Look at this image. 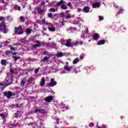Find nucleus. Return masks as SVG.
<instances>
[{
    "label": "nucleus",
    "instance_id": "f257e3e1",
    "mask_svg": "<svg viewBox=\"0 0 128 128\" xmlns=\"http://www.w3.org/2000/svg\"><path fill=\"white\" fill-rule=\"evenodd\" d=\"M4 96H6L7 98L10 100L12 98V92L8 91L4 92Z\"/></svg>",
    "mask_w": 128,
    "mask_h": 128
},
{
    "label": "nucleus",
    "instance_id": "f03ea898",
    "mask_svg": "<svg viewBox=\"0 0 128 128\" xmlns=\"http://www.w3.org/2000/svg\"><path fill=\"white\" fill-rule=\"evenodd\" d=\"M56 82L54 81V78H51L50 79V82L48 84V86H56Z\"/></svg>",
    "mask_w": 128,
    "mask_h": 128
},
{
    "label": "nucleus",
    "instance_id": "7ed1b4c3",
    "mask_svg": "<svg viewBox=\"0 0 128 128\" xmlns=\"http://www.w3.org/2000/svg\"><path fill=\"white\" fill-rule=\"evenodd\" d=\"M52 100H54V97L52 96H49L46 98L45 102H52Z\"/></svg>",
    "mask_w": 128,
    "mask_h": 128
},
{
    "label": "nucleus",
    "instance_id": "20e7f679",
    "mask_svg": "<svg viewBox=\"0 0 128 128\" xmlns=\"http://www.w3.org/2000/svg\"><path fill=\"white\" fill-rule=\"evenodd\" d=\"M70 42H72V39L66 40L65 46H68V48H70V46H71V48H73L74 46L72 45V44H70Z\"/></svg>",
    "mask_w": 128,
    "mask_h": 128
},
{
    "label": "nucleus",
    "instance_id": "39448f33",
    "mask_svg": "<svg viewBox=\"0 0 128 128\" xmlns=\"http://www.w3.org/2000/svg\"><path fill=\"white\" fill-rule=\"evenodd\" d=\"M6 26V22L4 21H2L0 23V32Z\"/></svg>",
    "mask_w": 128,
    "mask_h": 128
},
{
    "label": "nucleus",
    "instance_id": "423d86ee",
    "mask_svg": "<svg viewBox=\"0 0 128 128\" xmlns=\"http://www.w3.org/2000/svg\"><path fill=\"white\" fill-rule=\"evenodd\" d=\"M36 42L37 44H34L33 46V48H40V46H42V44H40V42L38 41V40H36Z\"/></svg>",
    "mask_w": 128,
    "mask_h": 128
},
{
    "label": "nucleus",
    "instance_id": "0eeeda50",
    "mask_svg": "<svg viewBox=\"0 0 128 128\" xmlns=\"http://www.w3.org/2000/svg\"><path fill=\"white\" fill-rule=\"evenodd\" d=\"M100 6V2H94L92 4V8H96Z\"/></svg>",
    "mask_w": 128,
    "mask_h": 128
},
{
    "label": "nucleus",
    "instance_id": "6e6552de",
    "mask_svg": "<svg viewBox=\"0 0 128 128\" xmlns=\"http://www.w3.org/2000/svg\"><path fill=\"white\" fill-rule=\"evenodd\" d=\"M92 37L94 40H98L100 38V34L95 33L93 34Z\"/></svg>",
    "mask_w": 128,
    "mask_h": 128
},
{
    "label": "nucleus",
    "instance_id": "1a4fd4ad",
    "mask_svg": "<svg viewBox=\"0 0 128 128\" xmlns=\"http://www.w3.org/2000/svg\"><path fill=\"white\" fill-rule=\"evenodd\" d=\"M22 30V26H19L18 27H15L14 28V32L15 34H18V30Z\"/></svg>",
    "mask_w": 128,
    "mask_h": 128
},
{
    "label": "nucleus",
    "instance_id": "9d476101",
    "mask_svg": "<svg viewBox=\"0 0 128 128\" xmlns=\"http://www.w3.org/2000/svg\"><path fill=\"white\" fill-rule=\"evenodd\" d=\"M106 44V40H101L98 41V42L97 43L98 46H100L102 44Z\"/></svg>",
    "mask_w": 128,
    "mask_h": 128
},
{
    "label": "nucleus",
    "instance_id": "9b49d317",
    "mask_svg": "<svg viewBox=\"0 0 128 128\" xmlns=\"http://www.w3.org/2000/svg\"><path fill=\"white\" fill-rule=\"evenodd\" d=\"M90 7L86 6H85L83 8V11L84 12H86V13H88V12H90Z\"/></svg>",
    "mask_w": 128,
    "mask_h": 128
},
{
    "label": "nucleus",
    "instance_id": "f8f14e48",
    "mask_svg": "<svg viewBox=\"0 0 128 128\" xmlns=\"http://www.w3.org/2000/svg\"><path fill=\"white\" fill-rule=\"evenodd\" d=\"M45 82H46V79L44 78V77H43L40 82V86H44Z\"/></svg>",
    "mask_w": 128,
    "mask_h": 128
},
{
    "label": "nucleus",
    "instance_id": "ddd939ff",
    "mask_svg": "<svg viewBox=\"0 0 128 128\" xmlns=\"http://www.w3.org/2000/svg\"><path fill=\"white\" fill-rule=\"evenodd\" d=\"M58 18H64V12H60V14H56Z\"/></svg>",
    "mask_w": 128,
    "mask_h": 128
},
{
    "label": "nucleus",
    "instance_id": "4468645a",
    "mask_svg": "<svg viewBox=\"0 0 128 128\" xmlns=\"http://www.w3.org/2000/svg\"><path fill=\"white\" fill-rule=\"evenodd\" d=\"M0 64L2 66H6V60L2 59L0 62Z\"/></svg>",
    "mask_w": 128,
    "mask_h": 128
},
{
    "label": "nucleus",
    "instance_id": "2eb2a0df",
    "mask_svg": "<svg viewBox=\"0 0 128 128\" xmlns=\"http://www.w3.org/2000/svg\"><path fill=\"white\" fill-rule=\"evenodd\" d=\"M64 1L63 0H61L60 2H58L56 5L57 6H62V4H64Z\"/></svg>",
    "mask_w": 128,
    "mask_h": 128
},
{
    "label": "nucleus",
    "instance_id": "dca6fc26",
    "mask_svg": "<svg viewBox=\"0 0 128 128\" xmlns=\"http://www.w3.org/2000/svg\"><path fill=\"white\" fill-rule=\"evenodd\" d=\"M1 32H2L3 34H6L7 32H8V28H6V26L4 27Z\"/></svg>",
    "mask_w": 128,
    "mask_h": 128
},
{
    "label": "nucleus",
    "instance_id": "f3484780",
    "mask_svg": "<svg viewBox=\"0 0 128 128\" xmlns=\"http://www.w3.org/2000/svg\"><path fill=\"white\" fill-rule=\"evenodd\" d=\"M32 29L27 28L26 30V32L27 34H32Z\"/></svg>",
    "mask_w": 128,
    "mask_h": 128
},
{
    "label": "nucleus",
    "instance_id": "a211bd4d",
    "mask_svg": "<svg viewBox=\"0 0 128 128\" xmlns=\"http://www.w3.org/2000/svg\"><path fill=\"white\" fill-rule=\"evenodd\" d=\"M44 10H42L41 8H38V13L39 14H42L44 12Z\"/></svg>",
    "mask_w": 128,
    "mask_h": 128
},
{
    "label": "nucleus",
    "instance_id": "6ab92c4d",
    "mask_svg": "<svg viewBox=\"0 0 128 128\" xmlns=\"http://www.w3.org/2000/svg\"><path fill=\"white\" fill-rule=\"evenodd\" d=\"M20 114H22V111H16V112L14 114V118H18Z\"/></svg>",
    "mask_w": 128,
    "mask_h": 128
},
{
    "label": "nucleus",
    "instance_id": "aec40b11",
    "mask_svg": "<svg viewBox=\"0 0 128 128\" xmlns=\"http://www.w3.org/2000/svg\"><path fill=\"white\" fill-rule=\"evenodd\" d=\"M89 32H88V28H86L84 31H82V34H88Z\"/></svg>",
    "mask_w": 128,
    "mask_h": 128
},
{
    "label": "nucleus",
    "instance_id": "412c9836",
    "mask_svg": "<svg viewBox=\"0 0 128 128\" xmlns=\"http://www.w3.org/2000/svg\"><path fill=\"white\" fill-rule=\"evenodd\" d=\"M56 56L57 58H62V56H64V53L60 52L58 54H57Z\"/></svg>",
    "mask_w": 128,
    "mask_h": 128
},
{
    "label": "nucleus",
    "instance_id": "4be33fe9",
    "mask_svg": "<svg viewBox=\"0 0 128 128\" xmlns=\"http://www.w3.org/2000/svg\"><path fill=\"white\" fill-rule=\"evenodd\" d=\"M64 68L65 70H67V72H70V68H72V67H68V66H66V65L64 66Z\"/></svg>",
    "mask_w": 128,
    "mask_h": 128
},
{
    "label": "nucleus",
    "instance_id": "5701e85b",
    "mask_svg": "<svg viewBox=\"0 0 128 128\" xmlns=\"http://www.w3.org/2000/svg\"><path fill=\"white\" fill-rule=\"evenodd\" d=\"M12 58H14L15 60V62H16V60H20V56H12Z\"/></svg>",
    "mask_w": 128,
    "mask_h": 128
},
{
    "label": "nucleus",
    "instance_id": "b1692460",
    "mask_svg": "<svg viewBox=\"0 0 128 128\" xmlns=\"http://www.w3.org/2000/svg\"><path fill=\"white\" fill-rule=\"evenodd\" d=\"M78 62H80V60L78 59V58H76L73 60L72 64H78Z\"/></svg>",
    "mask_w": 128,
    "mask_h": 128
},
{
    "label": "nucleus",
    "instance_id": "393cba45",
    "mask_svg": "<svg viewBox=\"0 0 128 128\" xmlns=\"http://www.w3.org/2000/svg\"><path fill=\"white\" fill-rule=\"evenodd\" d=\"M20 18V22H26V19L24 16H21Z\"/></svg>",
    "mask_w": 128,
    "mask_h": 128
},
{
    "label": "nucleus",
    "instance_id": "a878e982",
    "mask_svg": "<svg viewBox=\"0 0 128 128\" xmlns=\"http://www.w3.org/2000/svg\"><path fill=\"white\" fill-rule=\"evenodd\" d=\"M26 80H22L20 82V84H21V86H24L26 84Z\"/></svg>",
    "mask_w": 128,
    "mask_h": 128
},
{
    "label": "nucleus",
    "instance_id": "bb28decb",
    "mask_svg": "<svg viewBox=\"0 0 128 128\" xmlns=\"http://www.w3.org/2000/svg\"><path fill=\"white\" fill-rule=\"evenodd\" d=\"M48 29L50 32H56V28H54L48 27Z\"/></svg>",
    "mask_w": 128,
    "mask_h": 128
},
{
    "label": "nucleus",
    "instance_id": "cd10ccee",
    "mask_svg": "<svg viewBox=\"0 0 128 128\" xmlns=\"http://www.w3.org/2000/svg\"><path fill=\"white\" fill-rule=\"evenodd\" d=\"M60 8H61L62 10H68V6H66V5H62V6H60Z\"/></svg>",
    "mask_w": 128,
    "mask_h": 128
},
{
    "label": "nucleus",
    "instance_id": "c85d7f7f",
    "mask_svg": "<svg viewBox=\"0 0 128 128\" xmlns=\"http://www.w3.org/2000/svg\"><path fill=\"white\" fill-rule=\"evenodd\" d=\"M48 58H50V56H45L44 59L42 60V62H47V60H48Z\"/></svg>",
    "mask_w": 128,
    "mask_h": 128
},
{
    "label": "nucleus",
    "instance_id": "c756f323",
    "mask_svg": "<svg viewBox=\"0 0 128 128\" xmlns=\"http://www.w3.org/2000/svg\"><path fill=\"white\" fill-rule=\"evenodd\" d=\"M14 8H16L18 10H19V12H20V10H21L20 7L18 6V5L15 4Z\"/></svg>",
    "mask_w": 128,
    "mask_h": 128
},
{
    "label": "nucleus",
    "instance_id": "7c9ffc66",
    "mask_svg": "<svg viewBox=\"0 0 128 128\" xmlns=\"http://www.w3.org/2000/svg\"><path fill=\"white\" fill-rule=\"evenodd\" d=\"M12 54V52L10 50H6L5 52L6 56H8V54Z\"/></svg>",
    "mask_w": 128,
    "mask_h": 128
},
{
    "label": "nucleus",
    "instance_id": "2f4dec72",
    "mask_svg": "<svg viewBox=\"0 0 128 128\" xmlns=\"http://www.w3.org/2000/svg\"><path fill=\"white\" fill-rule=\"evenodd\" d=\"M72 18V16L70 14H68L67 16H66V20H68V18Z\"/></svg>",
    "mask_w": 128,
    "mask_h": 128
},
{
    "label": "nucleus",
    "instance_id": "473e14b6",
    "mask_svg": "<svg viewBox=\"0 0 128 128\" xmlns=\"http://www.w3.org/2000/svg\"><path fill=\"white\" fill-rule=\"evenodd\" d=\"M49 12H56V9H54V8H50L49 10Z\"/></svg>",
    "mask_w": 128,
    "mask_h": 128
},
{
    "label": "nucleus",
    "instance_id": "72a5a7b5",
    "mask_svg": "<svg viewBox=\"0 0 128 128\" xmlns=\"http://www.w3.org/2000/svg\"><path fill=\"white\" fill-rule=\"evenodd\" d=\"M46 110H44V109H40V114H46Z\"/></svg>",
    "mask_w": 128,
    "mask_h": 128
},
{
    "label": "nucleus",
    "instance_id": "f704fd0d",
    "mask_svg": "<svg viewBox=\"0 0 128 128\" xmlns=\"http://www.w3.org/2000/svg\"><path fill=\"white\" fill-rule=\"evenodd\" d=\"M0 116L2 118V120H4V118H6V115L3 114H0Z\"/></svg>",
    "mask_w": 128,
    "mask_h": 128
},
{
    "label": "nucleus",
    "instance_id": "c9c22d12",
    "mask_svg": "<svg viewBox=\"0 0 128 128\" xmlns=\"http://www.w3.org/2000/svg\"><path fill=\"white\" fill-rule=\"evenodd\" d=\"M24 34V30L20 31L19 32H18V34Z\"/></svg>",
    "mask_w": 128,
    "mask_h": 128
},
{
    "label": "nucleus",
    "instance_id": "e433bc0d",
    "mask_svg": "<svg viewBox=\"0 0 128 128\" xmlns=\"http://www.w3.org/2000/svg\"><path fill=\"white\" fill-rule=\"evenodd\" d=\"M124 9L120 8V10H118V12L119 14H122V12H124Z\"/></svg>",
    "mask_w": 128,
    "mask_h": 128
},
{
    "label": "nucleus",
    "instance_id": "4c0bfd02",
    "mask_svg": "<svg viewBox=\"0 0 128 128\" xmlns=\"http://www.w3.org/2000/svg\"><path fill=\"white\" fill-rule=\"evenodd\" d=\"M9 48H10L11 50H16V48L14 47H12V45H10Z\"/></svg>",
    "mask_w": 128,
    "mask_h": 128
},
{
    "label": "nucleus",
    "instance_id": "58836bf2",
    "mask_svg": "<svg viewBox=\"0 0 128 128\" xmlns=\"http://www.w3.org/2000/svg\"><path fill=\"white\" fill-rule=\"evenodd\" d=\"M10 72L11 74H12L14 73V70H12V68H10Z\"/></svg>",
    "mask_w": 128,
    "mask_h": 128
},
{
    "label": "nucleus",
    "instance_id": "ea45409f",
    "mask_svg": "<svg viewBox=\"0 0 128 128\" xmlns=\"http://www.w3.org/2000/svg\"><path fill=\"white\" fill-rule=\"evenodd\" d=\"M48 18H52V13H48Z\"/></svg>",
    "mask_w": 128,
    "mask_h": 128
},
{
    "label": "nucleus",
    "instance_id": "a19ab883",
    "mask_svg": "<svg viewBox=\"0 0 128 128\" xmlns=\"http://www.w3.org/2000/svg\"><path fill=\"white\" fill-rule=\"evenodd\" d=\"M38 70H40V68H37L34 70V74H38Z\"/></svg>",
    "mask_w": 128,
    "mask_h": 128
},
{
    "label": "nucleus",
    "instance_id": "79ce46f5",
    "mask_svg": "<svg viewBox=\"0 0 128 128\" xmlns=\"http://www.w3.org/2000/svg\"><path fill=\"white\" fill-rule=\"evenodd\" d=\"M10 126H12V128H16V124H10Z\"/></svg>",
    "mask_w": 128,
    "mask_h": 128
},
{
    "label": "nucleus",
    "instance_id": "37998d69",
    "mask_svg": "<svg viewBox=\"0 0 128 128\" xmlns=\"http://www.w3.org/2000/svg\"><path fill=\"white\" fill-rule=\"evenodd\" d=\"M104 18L102 16H99V20H104Z\"/></svg>",
    "mask_w": 128,
    "mask_h": 128
},
{
    "label": "nucleus",
    "instance_id": "c03bdc74",
    "mask_svg": "<svg viewBox=\"0 0 128 128\" xmlns=\"http://www.w3.org/2000/svg\"><path fill=\"white\" fill-rule=\"evenodd\" d=\"M5 18H6L4 16H0V20H4Z\"/></svg>",
    "mask_w": 128,
    "mask_h": 128
},
{
    "label": "nucleus",
    "instance_id": "a18cd8bd",
    "mask_svg": "<svg viewBox=\"0 0 128 128\" xmlns=\"http://www.w3.org/2000/svg\"><path fill=\"white\" fill-rule=\"evenodd\" d=\"M46 4V2L42 1L41 2V6H44Z\"/></svg>",
    "mask_w": 128,
    "mask_h": 128
},
{
    "label": "nucleus",
    "instance_id": "49530a36",
    "mask_svg": "<svg viewBox=\"0 0 128 128\" xmlns=\"http://www.w3.org/2000/svg\"><path fill=\"white\" fill-rule=\"evenodd\" d=\"M42 24H46V19L44 18L42 20Z\"/></svg>",
    "mask_w": 128,
    "mask_h": 128
},
{
    "label": "nucleus",
    "instance_id": "de8ad7c7",
    "mask_svg": "<svg viewBox=\"0 0 128 128\" xmlns=\"http://www.w3.org/2000/svg\"><path fill=\"white\" fill-rule=\"evenodd\" d=\"M80 60H82L83 58H84V56L80 55Z\"/></svg>",
    "mask_w": 128,
    "mask_h": 128
},
{
    "label": "nucleus",
    "instance_id": "09e8293b",
    "mask_svg": "<svg viewBox=\"0 0 128 128\" xmlns=\"http://www.w3.org/2000/svg\"><path fill=\"white\" fill-rule=\"evenodd\" d=\"M78 44V42H75L73 43V46H76Z\"/></svg>",
    "mask_w": 128,
    "mask_h": 128
},
{
    "label": "nucleus",
    "instance_id": "8fccbe9b",
    "mask_svg": "<svg viewBox=\"0 0 128 128\" xmlns=\"http://www.w3.org/2000/svg\"><path fill=\"white\" fill-rule=\"evenodd\" d=\"M82 44H84V42L80 41V46H82Z\"/></svg>",
    "mask_w": 128,
    "mask_h": 128
},
{
    "label": "nucleus",
    "instance_id": "3c124183",
    "mask_svg": "<svg viewBox=\"0 0 128 128\" xmlns=\"http://www.w3.org/2000/svg\"><path fill=\"white\" fill-rule=\"evenodd\" d=\"M67 6H72V3L68 2V3L67 4Z\"/></svg>",
    "mask_w": 128,
    "mask_h": 128
},
{
    "label": "nucleus",
    "instance_id": "603ef678",
    "mask_svg": "<svg viewBox=\"0 0 128 128\" xmlns=\"http://www.w3.org/2000/svg\"><path fill=\"white\" fill-rule=\"evenodd\" d=\"M93 126H94V124L93 123H90L89 124V126H90L91 128Z\"/></svg>",
    "mask_w": 128,
    "mask_h": 128
},
{
    "label": "nucleus",
    "instance_id": "864d4df0",
    "mask_svg": "<svg viewBox=\"0 0 128 128\" xmlns=\"http://www.w3.org/2000/svg\"><path fill=\"white\" fill-rule=\"evenodd\" d=\"M32 82V79L30 78L28 79L27 80V82Z\"/></svg>",
    "mask_w": 128,
    "mask_h": 128
},
{
    "label": "nucleus",
    "instance_id": "5fc2aeb1",
    "mask_svg": "<svg viewBox=\"0 0 128 128\" xmlns=\"http://www.w3.org/2000/svg\"><path fill=\"white\" fill-rule=\"evenodd\" d=\"M40 109H36V110H35V112H40Z\"/></svg>",
    "mask_w": 128,
    "mask_h": 128
},
{
    "label": "nucleus",
    "instance_id": "6e6d98bb",
    "mask_svg": "<svg viewBox=\"0 0 128 128\" xmlns=\"http://www.w3.org/2000/svg\"><path fill=\"white\" fill-rule=\"evenodd\" d=\"M18 54V52H12V56H16V54Z\"/></svg>",
    "mask_w": 128,
    "mask_h": 128
},
{
    "label": "nucleus",
    "instance_id": "4d7b16f0",
    "mask_svg": "<svg viewBox=\"0 0 128 128\" xmlns=\"http://www.w3.org/2000/svg\"><path fill=\"white\" fill-rule=\"evenodd\" d=\"M9 42H8V40H6V44H10V39H8Z\"/></svg>",
    "mask_w": 128,
    "mask_h": 128
},
{
    "label": "nucleus",
    "instance_id": "13d9d810",
    "mask_svg": "<svg viewBox=\"0 0 128 128\" xmlns=\"http://www.w3.org/2000/svg\"><path fill=\"white\" fill-rule=\"evenodd\" d=\"M61 24H62V26H64V22H61Z\"/></svg>",
    "mask_w": 128,
    "mask_h": 128
},
{
    "label": "nucleus",
    "instance_id": "bf43d9fd",
    "mask_svg": "<svg viewBox=\"0 0 128 128\" xmlns=\"http://www.w3.org/2000/svg\"><path fill=\"white\" fill-rule=\"evenodd\" d=\"M78 12H82V8H78Z\"/></svg>",
    "mask_w": 128,
    "mask_h": 128
},
{
    "label": "nucleus",
    "instance_id": "052dcab7",
    "mask_svg": "<svg viewBox=\"0 0 128 128\" xmlns=\"http://www.w3.org/2000/svg\"><path fill=\"white\" fill-rule=\"evenodd\" d=\"M16 96V94H12V96Z\"/></svg>",
    "mask_w": 128,
    "mask_h": 128
},
{
    "label": "nucleus",
    "instance_id": "680f3d73",
    "mask_svg": "<svg viewBox=\"0 0 128 128\" xmlns=\"http://www.w3.org/2000/svg\"><path fill=\"white\" fill-rule=\"evenodd\" d=\"M25 24L28 26V22H25Z\"/></svg>",
    "mask_w": 128,
    "mask_h": 128
},
{
    "label": "nucleus",
    "instance_id": "e2e57ef3",
    "mask_svg": "<svg viewBox=\"0 0 128 128\" xmlns=\"http://www.w3.org/2000/svg\"><path fill=\"white\" fill-rule=\"evenodd\" d=\"M16 108H20V106L18 105V104H16Z\"/></svg>",
    "mask_w": 128,
    "mask_h": 128
},
{
    "label": "nucleus",
    "instance_id": "0e129e2a",
    "mask_svg": "<svg viewBox=\"0 0 128 128\" xmlns=\"http://www.w3.org/2000/svg\"><path fill=\"white\" fill-rule=\"evenodd\" d=\"M4 86V83H0V86Z\"/></svg>",
    "mask_w": 128,
    "mask_h": 128
},
{
    "label": "nucleus",
    "instance_id": "69168bd1",
    "mask_svg": "<svg viewBox=\"0 0 128 128\" xmlns=\"http://www.w3.org/2000/svg\"><path fill=\"white\" fill-rule=\"evenodd\" d=\"M4 120V122H6V118H4V119H3Z\"/></svg>",
    "mask_w": 128,
    "mask_h": 128
},
{
    "label": "nucleus",
    "instance_id": "338daca9",
    "mask_svg": "<svg viewBox=\"0 0 128 128\" xmlns=\"http://www.w3.org/2000/svg\"><path fill=\"white\" fill-rule=\"evenodd\" d=\"M2 2V4H6V2H4V1H3Z\"/></svg>",
    "mask_w": 128,
    "mask_h": 128
},
{
    "label": "nucleus",
    "instance_id": "774afa93",
    "mask_svg": "<svg viewBox=\"0 0 128 128\" xmlns=\"http://www.w3.org/2000/svg\"><path fill=\"white\" fill-rule=\"evenodd\" d=\"M114 6L115 8H118V6H116V5H114Z\"/></svg>",
    "mask_w": 128,
    "mask_h": 128
}]
</instances>
